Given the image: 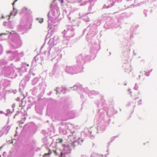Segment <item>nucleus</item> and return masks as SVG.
<instances>
[{"instance_id":"obj_3","label":"nucleus","mask_w":157,"mask_h":157,"mask_svg":"<svg viewBox=\"0 0 157 157\" xmlns=\"http://www.w3.org/2000/svg\"><path fill=\"white\" fill-rule=\"evenodd\" d=\"M58 143H62L63 142V140L62 139L59 138L57 140Z\"/></svg>"},{"instance_id":"obj_6","label":"nucleus","mask_w":157,"mask_h":157,"mask_svg":"<svg viewBox=\"0 0 157 157\" xmlns=\"http://www.w3.org/2000/svg\"><path fill=\"white\" fill-rule=\"evenodd\" d=\"M5 34L4 33H1L0 34V36H1L2 35H5Z\"/></svg>"},{"instance_id":"obj_7","label":"nucleus","mask_w":157,"mask_h":157,"mask_svg":"<svg viewBox=\"0 0 157 157\" xmlns=\"http://www.w3.org/2000/svg\"><path fill=\"white\" fill-rule=\"evenodd\" d=\"M18 0H15V2L17 1Z\"/></svg>"},{"instance_id":"obj_5","label":"nucleus","mask_w":157,"mask_h":157,"mask_svg":"<svg viewBox=\"0 0 157 157\" xmlns=\"http://www.w3.org/2000/svg\"><path fill=\"white\" fill-rule=\"evenodd\" d=\"M59 1H60L62 3H63V0H59Z\"/></svg>"},{"instance_id":"obj_2","label":"nucleus","mask_w":157,"mask_h":157,"mask_svg":"<svg viewBox=\"0 0 157 157\" xmlns=\"http://www.w3.org/2000/svg\"><path fill=\"white\" fill-rule=\"evenodd\" d=\"M52 152L51 150H49L48 153L45 154L43 157H49L50 155L52 154Z\"/></svg>"},{"instance_id":"obj_4","label":"nucleus","mask_w":157,"mask_h":157,"mask_svg":"<svg viewBox=\"0 0 157 157\" xmlns=\"http://www.w3.org/2000/svg\"><path fill=\"white\" fill-rule=\"evenodd\" d=\"M7 17H8V20H10V15L8 16H7Z\"/></svg>"},{"instance_id":"obj_1","label":"nucleus","mask_w":157,"mask_h":157,"mask_svg":"<svg viewBox=\"0 0 157 157\" xmlns=\"http://www.w3.org/2000/svg\"><path fill=\"white\" fill-rule=\"evenodd\" d=\"M59 151L60 153V155H59L58 153H57V152L55 150V151H53V152L55 154V155L57 156V155H59V157H63V154H62V152H61V151L59 150Z\"/></svg>"}]
</instances>
